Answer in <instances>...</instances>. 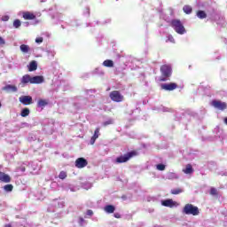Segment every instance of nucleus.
Instances as JSON below:
<instances>
[{
	"label": "nucleus",
	"mask_w": 227,
	"mask_h": 227,
	"mask_svg": "<svg viewBox=\"0 0 227 227\" xmlns=\"http://www.w3.org/2000/svg\"><path fill=\"white\" fill-rule=\"evenodd\" d=\"M161 75L160 77V82H166L171 77L172 69L169 65H162L160 68Z\"/></svg>",
	"instance_id": "nucleus-1"
},
{
	"label": "nucleus",
	"mask_w": 227,
	"mask_h": 227,
	"mask_svg": "<svg viewBox=\"0 0 227 227\" xmlns=\"http://www.w3.org/2000/svg\"><path fill=\"white\" fill-rule=\"evenodd\" d=\"M170 26L177 35H185V27H184V23H182L180 20H172L170 21Z\"/></svg>",
	"instance_id": "nucleus-2"
},
{
	"label": "nucleus",
	"mask_w": 227,
	"mask_h": 227,
	"mask_svg": "<svg viewBox=\"0 0 227 227\" xmlns=\"http://www.w3.org/2000/svg\"><path fill=\"white\" fill-rule=\"evenodd\" d=\"M183 212L186 215H200V208L192 204H186L183 208Z\"/></svg>",
	"instance_id": "nucleus-3"
},
{
	"label": "nucleus",
	"mask_w": 227,
	"mask_h": 227,
	"mask_svg": "<svg viewBox=\"0 0 227 227\" xmlns=\"http://www.w3.org/2000/svg\"><path fill=\"white\" fill-rule=\"evenodd\" d=\"M137 155V152L131 151L127 153L124 155H121L115 159V162L117 164H123V162H129V159H132V157H136Z\"/></svg>",
	"instance_id": "nucleus-4"
},
{
	"label": "nucleus",
	"mask_w": 227,
	"mask_h": 227,
	"mask_svg": "<svg viewBox=\"0 0 227 227\" xmlns=\"http://www.w3.org/2000/svg\"><path fill=\"white\" fill-rule=\"evenodd\" d=\"M109 98L113 102H123L125 100V97L119 90H113L109 94Z\"/></svg>",
	"instance_id": "nucleus-5"
},
{
	"label": "nucleus",
	"mask_w": 227,
	"mask_h": 227,
	"mask_svg": "<svg viewBox=\"0 0 227 227\" xmlns=\"http://www.w3.org/2000/svg\"><path fill=\"white\" fill-rule=\"evenodd\" d=\"M211 106L215 107V109H219V111H224L227 107L226 102H222L221 100H213L211 102Z\"/></svg>",
	"instance_id": "nucleus-6"
},
{
	"label": "nucleus",
	"mask_w": 227,
	"mask_h": 227,
	"mask_svg": "<svg viewBox=\"0 0 227 227\" xmlns=\"http://www.w3.org/2000/svg\"><path fill=\"white\" fill-rule=\"evenodd\" d=\"M74 166L75 168H78V169H82V168H86V166H88V160L84 158H78L74 162Z\"/></svg>",
	"instance_id": "nucleus-7"
},
{
	"label": "nucleus",
	"mask_w": 227,
	"mask_h": 227,
	"mask_svg": "<svg viewBox=\"0 0 227 227\" xmlns=\"http://www.w3.org/2000/svg\"><path fill=\"white\" fill-rule=\"evenodd\" d=\"M176 88H178V84L175 82L161 84V90H165V91H173L176 90Z\"/></svg>",
	"instance_id": "nucleus-8"
},
{
	"label": "nucleus",
	"mask_w": 227,
	"mask_h": 227,
	"mask_svg": "<svg viewBox=\"0 0 227 227\" xmlns=\"http://www.w3.org/2000/svg\"><path fill=\"white\" fill-rule=\"evenodd\" d=\"M19 100L23 106H31L33 104V98L31 96H21Z\"/></svg>",
	"instance_id": "nucleus-9"
},
{
	"label": "nucleus",
	"mask_w": 227,
	"mask_h": 227,
	"mask_svg": "<svg viewBox=\"0 0 227 227\" xmlns=\"http://www.w3.org/2000/svg\"><path fill=\"white\" fill-rule=\"evenodd\" d=\"M3 90L6 91V93H17L18 89L15 85L7 84L4 87H3Z\"/></svg>",
	"instance_id": "nucleus-10"
},
{
	"label": "nucleus",
	"mask_w": 227,
	"mask_h": 227,
	"mask_svg": "<svg viewBox=\"0 0 227 227\" xmlns=\"http://www.w3.org/2000/svg\"><path fill=\"white\" fill-rule=\"evenodd\" d=\"M0 182L10 184V182H12V177L4 172H0Z\"/></svg>",
	"instance_id": "nucleus-11"
},
{
	"label": "nucleus",
	"mask_w": 227,
	"mask_h": 227,
	"mask_svg": "<svg viewBox=\"0 0 227 227\" xmlns=\"http://www.w3.org/2000/svg\"><path fill=\"white\" fill-rule=\"evenodd\" d=\"M23 19L25 20H35V19H36V15L31 12H23Z\"/></svg>",
	"instance_id": "nucleus-12"
},
{
	"label": "nucleus",
	"mask_w": 227,
	"mask_h": 227,
	"mask_svg": "<svg viewBox=\"0 0 227 227\" xmlns=\"http://www.w3.org/2000/svg\"><path fill=\"white\" fill-rule=\"evenodd\" d=\"M100 136V128H97L94 131V135L90 138V145H95V141L98 139Z\"/></svg>",
	"instance_id": "nucleus-13"
},
{
	"label": "nucleus",
	"mask_w": 227,
	"mask_h": 227,
	"mask_svg": "<svg viewBox=\"0 0 227 227\" xmlns=\"http://www.w3.org/2000/svg\"><path fill=\"white\" fill-rule=\"evenodd\" d=\"M43 82V76H34L31 78V84H42Z\"/></svg>",
	"instance_id": "nucleus-14"
},
{
	"label": "nucleus",
	"mask_w": 227,
	"mask_h": 227,
	"mask_svg": "<svg viewBox=\"0 0 227 227\" xmlns=\"http://www.w3.org/2000/svg\"><path fill=\"white\" fill-rule=\"evenodd\" d=\"M104 210L106 214H114V210H116V207L114 205H106L104 207Z\"/></svg>",
	"instance_id": "nucleus-15"
},
{
	"label": "nucleus",
	"mask_w": 227,
	"mask_h": 227,
	"mask_svg": "<svg viewBox=\"0 0 227 227\" xmlns=\"http://www.w3.org/2000/svg\"><path fill=\"white\" fill-rule=\"evenodd\" d=\"M161 204L163 207H169L170 208H173V206L175 205V201H173V200L171 199H168V200H163Z\"/></svg>",
	"instance_id": "nucleus-16"
},
{
	"label": "nucleus",
	"mask_w": 227,
	"mask_h": 227,
	"mask_svg": "<svg viewBox=\"0 0 227 227\" xmlns=\"http://www.w3.org/2000/svg\"><path fill=\"white\" fill-rule=\"evenodd\" d=\"M183 172H184L185 175H192V173H194V168H192V165L187 164L185 168L183 169Z\"/></svg>",
	"instance_id": "nucleus-17"
},
{
	"label": "nucleus",
	"mask_w": 227,
	"mask_h": 227,
	"mask_svg": "<svg viewBox=\"0 0 227 227\" xmlns=\"http://www.w3.org/2000/svg\"><path fill=\"white\" fill-rule=\"evenodd\" d=\"M45 106H49V101L47 99H39L37 101V107H42V109H43Z\"/></svg>",
	"instance_id": "nucleus-18"
},
{
	"label": "nucleus",
	"mask_w": 227,
	"mask_h": 227,
	"mask_svg": "<svg viewBox=\"0 0 227 227\" xmlns=\"http://www.w3.org/2000/svg\"><path fill=\"white\" fill-rule=\"evenodd\" d=\"M31 78L32 77L29 74L23 75L21 78L22 84H27L28 82H30V84H31Z\"/></svg>",
	"instance_id": "nucleus-19"
},
{
	"label": "nucleus",
	"mask_w": 227,
	"mask_h": 227,
	"mask_svg": "<svg viewBox=\"0 0 227 227\" xmlns=\"http://www.w3.org/2000/svg\"><path fill=\"white\" fill-rule=\"evenodd\" d=\"M36 68H38V64H36V61L35 60L31 61L28 67L29 72H35Z\"/></svg>",
	"instance_id": "nucleus-20"
},
{
	"label": "nucleus",
	"mask_w": 227,
	"mask_h": 227,
	"mask_svg": "<svg viewBox=\"0 0 227 227\" xmlns=\"http://www.w3.org/2000/svg\"><path fill=\"white\" fill-rule=\"evenodd\" d=\"M103 66L107 68H113V67H114V62L111 59H106L103 62Z\"/></svg>",
	"instance_id": "nucleus-21"
},
{
	"label": "nucleus",
	"mask_w": 227,
	"mask_h": 227,
	"mask_svg": "<svg viewBox=\"0 0 227 227\" xmlns=\"http://www.w3.org/2000/svg\"><path fill=\"white\" fill-rule=\"evenodd\" d=\"M20 49L24 54H27V52H29V46L27 44H21Z\"/></svg>",
	"instance_id": "nucleus-22"
},
{
	"label": "nucleus",
	"mask_w": 227,
	"mask_h": 227,
	"mask_svg": "<svg viewBox=\"0 0 227 227\" xmlns=\"http://www.w3.org/2000/svg\"><path fill=\"white\" fill-rule=\"evenodd\" d=\"M183 11L184 12V13H186L187 15H190V13H192V7L191 5H184L183 7Z\"/></svg>",
	"instance_id": "nucleus-23"
},
{
	"label": "nucleus",
	"mask_w": 227,
	"mask_h": 227,
	"mask_svg": "<svg viewBox=\"0 0 227 227\" xmlns=\"http://www.w3.org/2000/svg\"><path fill=\"white\" fill-rule=\"evenodd\" d=\"M29 113H30L29 108H23L21 110L20 116H22V118H26L29 116Z\"/></svg>",
	"instance_id": "nucleus-24"
},
{
	"label": "nucleus",
	"mask_w": 227,
	"mask_h": 227,
	"mask_svg": "<svg viewBox=\"0 0 227 227\" xmlns=\"http://www.w3.org/2000/svg\"><path fill=\"white\" fill-rule=\"evenodd\" d=\"M197 17L201 20L207 19V12H205V11H198Z\"/></svg>",
	"instance_id": "nucleus-25"
},
{
	"label": "nucleus",
	"mask_w": 227,
	"mask_h": 227,
	"mask_svg": "<svg viewBox=\"0 0 227 227\" xmlns=\"http://www.w3.org/2000/svg\"><path fill=\"white\" fill-rule=\"evenodd\" d=\"M20 26H22V22H20V20H15L13 21V27H15V29H19Z\"/></svg>",
	"instance_id": "nucleus-26"
},
{
	"label": "nucleus",
	"mask_w": 227,
	"mask_h": 227,
	"mask_svg": "<svg viewBox=\"0 0 227 227\" xmlns=\"http://www.w3.org/2000/svg\"><path fill=\"white\" fill-rule=\"evenodd\" d=\"M4 189L6 192H12L13 191V184H6L4 186Z\"/></svg>",
	"instance_id": "nucleus-27"
},
{
	"label": "nucleus",
	"mask_w": 227,
	"mask_h": 227,
	"mask_svg": "<svg viewBox=\"0 0 227 227\" xmlns=\"http://www.w3.org/2000/svg\"><path fill=\"white\" fill-rule=\"evenodd\" d=\"M171 194L176 195V194H181V192H184V191L180 188L173 189L171 190Z\"/></svg>",
	"instance_id": "nucleus-28"
},
{
	"label": "nucleus",
	"mask_w": 227,
	"mask_h": 227,
	"mask_svg": "<svg viewBox=\"0 0 227 227\" xmlns=\"http://www.w3.org/2000/svg\"><path fill=\"white\" fill-rule=\"evenodd\" d=\"M156 169H158V171H164V169H166V165H164V164H158L156 166Z\"/></svg>",
	"instance_id": "nucleus-29"
},
{
	"label": "nucleus",
	"mask_w": 227,
	"mask_h": 227,
	"mask_svg": "<svg viewBox=\"0 0 227 227\" xmlns=\"http://www.w3.org/2000/svg\"><path fill=\"white\" fill-rule=\"evenodd\" d=\"M59 178H60V180H65V178H67V172L61 171L59 175Z\"/></svg>",
	"instance_id": "nucleus-30"
},
{
	"label": "nucleus",
	"mask_w": 227,
	"mask_h": 227,
	"mask_svg": "<svg viewBox=\"0 0 227 227\" xmlns=\"http://www.w3.org/2000/svg\"><path fill=\"white\" fill-rule=\"evenodd\" d=\"M210 194H211V196H217V189L211 188L210 189Z\"/></svg>",
	"instance_id": "nucleus-31"
},
{
	"label": "nucleus",
	"mask_w": 227,
	"mask_h": 227,
	"mask_svg": "<svg viewBox=\"0 0 227 227\" xmlns=\"http://www.w3.org/2000/svg\"><path fill=\"white\" fill-rule=\"evenodd\" d=\"M166 42H170L171 43H175V37L173 35H168Z\"/></svg>",
	"instance_id": "nucleus-32"
},
{
	"label": "nucleus",
	"mask_w": 227,
	"mask_h": 227,
	"mask_svg": "<svg viewBox=\"0 0 227 227\" xmlns=\"http://www.w3.org/2000/svg\"><path fill=\"white\" fill-rule=\"evenodd\" d=\"M104 127H107V125H113V120H108V121H106L104 123H103Z\"/></svg>",
	"instance_id": "nucleus-33"
},
{
	"label": "nucleus",
	"mask_w": 227,
	"mask_h": 227,
	"mask_svg": "<svg viewBox=\"0 0 227 227\" xmlns=\"http://www.w3.org/2000/svg\"><path fill=\"white\" fill-rule=\"evenodd\" d=\"M43 42V37H37L36 39H35V43H42Z\"/></svg>",
	"instance_id": "nucleus-34"
},
{
	"label": "nucleus",
	"mask_w": 227,
	"mask_h": 227,
	"mask_svg": "<svg viewBox=\"0 0 227 227\" xmlns=\"http://www.w3.org/2000/svg\"><path fill=\"white\" fill-rule=\"evenodd\" d=\"M114 217H115V219H121V215H120V213H114Z\"/></svg>",
	"instance_id": "nucleus-35"
},
{
	"label": "nucleus",
	"mask_w": 227,
	"mask_h": 227,
	"mask_svg": "<svg viewBox=\"0 0 227 227\" xmlns=\"http://www.w3.org/2000/svg\"><path fill=\"white\" fill-rule=\"evenodd\" d=\"M6 41H4V38L0 36V45H4Z\"/></svg>",
	"instance_id": "nucleus-36"
},
{
	"label": "nucleus",
	"mask_w": 227,
	"mask_h": 227,
	"mask_svg": "<svg viewBox=\"0 0 227 227\" xmlns=\"http://www.w3.org/2000/svg\"><path fill=\"white\" fill-rule=\"evenodd\" d=\"M93 211L91 209L87 210V215H92Z\"/></svg>",
	"instance_id": "nucleus-37"
},
{
	"label": "nucleus",
	"mask_w": 227,
	"mask_h": 227,
	"mask_svg": "<svg viewBox=\"0 0 227 227\" xmlns=\"http://www.w3.org/2000/svg\"><path fill=\"white\" fill-rule=\"evenodd\" d=\"M9 19H10V17L5 16L4 18H3V20L6 21V20H8Z\"/></svg>",
	"instance_id": "nucleus-38"
},
{
	"label": "nucleus",
	"mask_w": 227,
	"mask_h": 227,
	"mask_svg": "<svg viewBox=\"0 0 227 227\" xmlns=\"http://www.w3.org/2000/svg\"><path fill=\"white\" fill-rule=\"evenodd\" d=\"M4 227H12V223H7L4 225Z\"/></svg>",
	"instance_id": "nucleus-39"
},
{
	"label": "nucleus",
	"mask_w": 227,
	"mask_h": 227,
	"mask_svg": "<svg viewBox=\"0 0 227 227\" xmlns=\"http://www.w3.org/2000/svg\"><path fill=\"white\" fill-rule=\"evenodd\" d=\"M80 221H81V223H84V218L81 217Z\"/></svg>",
	"instance_id": "nucleus-40"
},
{
	"label": "nucleus",
	"mask_w": 227,
	"mask_h": 227,
	"mask_svg": "<svg viewBox=\"0 0 227 227\" xmlns=\"http://www.w3.org/2000/svg\"><path fill=\"white\" fill-rule=\"evenodd\" d=\"M1 168H3V166H2V165H0V169H1Z\"/></svg>",
	"instance_id": "nucleus-41"
}]
</instances>
